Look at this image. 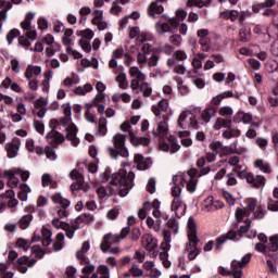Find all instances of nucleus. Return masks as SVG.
<instances>
[{
    "mask_svg": "<svg viewBox=\"0 0 278 278\" xmlns=\"http://www.w3.org/2000/svg\"><path fill=\"white\" fill-rule=\"evenodd\" d=\"M187 229L188 242L186 243L185 251L188 253V260L192 262L201 253V250L197 248L200 240L197 236V223H194V218L190 217L188 219Z\"/></svg>",
    "mask_w": 278,
    "mask_h": 278,
    "instance_id": "nucleus-5",
    "label": "nucleus"
},
{
    "mask_svg": "<svg viewBox=\"0 0 278 278\" xmlns=\"http://www.w3.org/2000/svg\"><path fill=\"white\" fill-rule=\"evenodd\" d=\"M4 149L10 160L18 157V151L21 150V139H18L17 137L13 138L11 141L5 143Z\"/></svg>",
    "mask_w": 278,
    "mask_h": 278,
    "instance_id": "nucleus-14",
    "label": "nucleus"
},
{
    "mask_svg": "<svg viewBox=\"0 0 278 278\" xmlns=\"http://www.w3.org/2000/svg\"><path fill=\"white\" fill-rule=\"evenodd\" d=\"M134 179H136V174L134 172L126 173L125 169H119L118 173L112 174L109 178L108 174H102V181H109L112 194H119V197L129 194V190L134 188Z\"/></svg>",
    "mask_w": 278,
    "mask_h": 278,
    "instance_id": "nucleus-1",
    "label": "nucleus"
},
{
    "mask_svg": "<svg viewBox=\"0 0 278 278\" xmlns=\"http://www.w3.org/2000/svg\"><path fill=\"white\" fill-rule=\"evenodd\" d=\"M49 105V101H47L46 98H39L35 102L34 105V114L38 116V118H45V115L47 114V106Z\"/></svg>",
    "mask_w": 278,
    "mask_h": 278,
    "instance_id": "nucleus-19",
    "label": "nucleus"
},
{
    "mask_svg": "<svg viewBox=\"0 0 278 278\" xmlns=\"http://www.w3.org/2000/svg\"><path fill=\"white\" fill-rule=\"evenodd\" d=\"M78 36H81V40H87V42H90L92 38H94V31L90 30L89 28L85 30L77 31Z\"/></svg>",
    "mask_w": 278,
    "mask_h": 278,
    "instance_id": "nucleus-60",
    "label": "nucleus"
},
{
    "mask_svg": "<svg viewBox=\"0 0 278 278\" xmlns=\"http://www.w3.org/2000/svg\"><path fill=\"white\" fill-rule=\"evenodd\" d=\"M147 226L149 229H152V231H155L156 233H160L162 231V226L160 225V220L153 219L152 217L147 218Z\"/></svg>",
    "mask_w": 278,
    "mask_h": 278,
    "instance_id": "nucleus-53",
    "label": "nucleus"
},
{
    "mask_svg": "<svg viewBox=\"0 0 278 278\" xmlns=\"http://www.w3.org/2000/svg\"><path fill=\"white\" fill-rule=\"evenodd\" d=\"M53 251H62L64 249V233L59 232L56 235L55 241L52 244Z\"/></svg>",
    "mask_w": 278,
    "mask_h": 278,
    "instance_id": "nucleus-52",
    "label": "nucleus"
},
{
    "mask_svg": "<svg viewBox=\"0 0 278 278\" xmlns=\"http://www.w3.org/2000/svg\"><path fill=\"white\" fill-rule=\"evenodd\" d=\"M187 121V129H199V121L197 119V115L189 113Z\"/></svg>",
    "mask_w": 278,
    "mask_h": 278,
    "instance_id": "nucleus-56",
    "label": "nucleus"
},
{
    "mask_svg": "<svg viewBox=\"0 0 278 278\" xmlns=\"http://www.w3.org/2000/svg\"><path fill=\"white\" fill-rule=\"evenodd\" d=\"M267 210L269 212H278V200L273 198L267 199Z\"/></svg>",
    "mask_w": 278,
    "mask_h": 278,
    "instance_id": "nucleus-64",
    "label": "nucleus"
},
{
    "mask_svg": "<svg viewBox=\"0 0 278 278\" xmlns=\"http://www.w3.org/2000/svg\"><path fill=\"white\" fill-rule=\"evenodd\" d=\"M254 165L256 168H260L262 173H268V174L273 173L270 165H268V163H264V160H256L254 162Z\"/></svg>",
    "mask_w": 278,
    "mask_h": 278,
    "instance_id": "nucleus-57",
    "label": "nucleus"
},
{
    "mask_svg": "<svg viewBox=\"0 0 278 278\" xmlns=\"http://www.w3.org/2000/svg\"><path fill=\"white\" fill-rule=\"evenodd\" d=\"M252 121L253 115L245 113L244 111L237 112L232 117V122L236 124L243 123V125H249Z\"/></svg>",
    "mask_w": 278,
    "mask_h": 278,
    "instance_id": "nucleus-26",
    "label": "nucleus"
},
{
    "mask_svg": "<svg viewBox=\"0 0 278 278\" xmlns=\"http://www.w3.org/2000/svg\"><path fill=\"white\" fill-rule=\"evenodd\" d=\"M197 36L199 38V45L201 47V51H204L207 53L210 49H212V46L210 45V30L206 28L198 29Z\"/></svg>",
    "mask_w": 278,
    "mask_h": 278,
    "instance_id": "nucleus-16",
    "label": "nucleus"
},
{
    "mask_svg": "<svg viewBox=\"0 0 278 278\" xmlns=\"http://www.w3.org/2000/svg\"><path fill=\"white\" fill-rule=\"evenodd\" d=\"M147 12L150 18H157V16H162V14H164V7L157 2H151L148 5Z\"/></svg>",
    "mask_w": 278,
    "mask_h": 278,
    "instance_id": "nucleus-25",
    "label": "nucleus"
},
{
    "mask_svg": "<svg viewBox=\"0 0 278 278\" xmlns=\"http://www.w3.org/2000/svg\"><path fill=\"white\" fill-rule=\"evenodd\" d=\"M172 197L181 199V186L186 184L188 192H197L198 179L197 168L189 169L186 174H177L173 177Z\"/></svg>",
    "mask_w": 278,
    "mask_h": 278,
    "instance_id": "nucleus-4",
    "label": "nucleus"
},
{
    "mask_svg": "<svg viewBox=\"0 0 278 278\" xmlns=\"http://www.w3.org/2000/svg\"><path fill=\"white\" fill-rule=\"evenodd\" d=\"M128 73L130 77H132V79H136L139 83L147 79V75H144V73H142V70H140V67L138 66H130Z\"/></svg>",
    "mask_w": 278,
    "mask_h": 278,
    "instance_id": "nucleus-34",
    "label": "nucleus"
},
{
    "mask_svg": "<svg viewBox=\"0 0 278 278\" xmlns=\"http://www.w3.org/2000/svg\"><path fill=\"white\" fill-rule=\"evenodd\" d=\"M64 116L61 119L62 126L66 127V139L73 144V147L79 146V138H77V126L73 124V109L71 108V103H66L62 105Z\"/></svg>",
    "mask_w": 278,
    "mask_h": 278,
    "instance_id": "nucleus-6",
    "label": "nucleus"
},
{
    "mask_svg": "<svg viewBox=\"0 0 278 278\" xmlns=\"http://www.w3.org/2000/svg\"><path fill=\"white\" fill-rule=\"evenodd\" d=\"M129 273L131 275V277L134 278H140L144 276V270H142V268H140V265L134 263L130 268H129Z\"/></svg>",
    "mask_w": 278,
    "mask_h": 278,
    "instance_id": "nucleus-54",
    "label": "nucleus"
},
{
    "mask_svg": "<svg viewBox=\"0 0 278 278\" xmlns=\"http://www.w3.org/2000/svg\"><path fill=\"white\" fill-rule=\"evenodd\" d=\"M172 212L175 213L177 218H181L186 214V204L181 201V198H174L170 206Z\"/></svg>",
    "mask_w": 278,
    "mask_h": 278,
    "instance_id": "nucleus-21",
    "label": "nucleus"
},
{
    "mask_svg": "<svg viewBox=\"0 0 278 278\" xmlns=\"http://www.w3.org/2000/svg\"><path fill=\"white\" fill-rule=\"evenodd\" d=\"M251 262V254H245L241 261L233 260L231 262V270L227 271L225 267L219 268V275H223L224 277L227 275H232L233 278H242V269L247 264Z\"/></svg>",
    "mask_w": 278,
    "mask_h": 278,
    "instance_id": "nucleus-9",
    "label": "nucleus"
},
{
    "mask_svg": "<svg viewBox=\"0 0 278 278\" xmlns=\"http://www.w3.org/2000/svg\"><path fill=\"white\" fill-rule=\"evenodd\" d=\"M36 265V260L29 258L27 256H22L17 258V262L15 264V268L22 274L27 273L28 268H31Z\"/></svg>",
    "mask_w": 278,
    "mask_h": 278,
    "instance_id": "nucleus-17",
    "label": "nucleus"
},
{
    "mask_svg": "<svg viewBox=\"0 0 278 278\" xmlns=\"http://www.w3.org/2000/svg\"><path fill=\"white\" fill-rule=\"evenodd\" d=\"M153 113L155 114V121H160L162 118V112L168 111V100L163 99L156 105L152 108Z\"/></svg>",
    "mask_w": 278,
    "mask_h": 278,
    "instance_id": "nucleus-28",
    "label": "nucleus"
},
{
    "mask_svg": "<svg viewBox=\"0 0 278 278\" xmlns=\"http://www.w3.org/2000/svg\"><path fill=\"white\" fill-rule=\"evenodd\" d=\"M205 58H207L205 53L198 52L193 54L191 64L195 71L203 68V60H205Z\"/></svg>",
    "mask_w": 278,
    "mask_h": 278,
    "instance_id": "nucleus-36",
    "label": "nucleus"
},
{
    "mask_svg": "<svg viewBox=\"0 0 278 278\" xmlns=\"http://www.w3.org/2000/svg\"><path fill=\"white\" fill-rule=\"evenodd\" d=\"M205 160L206 159L204 156H202V157L198 159V161H197L198 168H201L200 172L197 170V174H195V177L198 180H199V177L208 175V173L212 172V167H210V166L203 167V166H205Z\"/></svg>",
    "mask_w": 278,
    "mask_h": 278,
    "instance_id": "nucleus-30",
    "label": "nucleus"
},
{
    "mask_svg": "<svg viewBox=\"0 0 278 278\" xmlns=\"http://www.w3.org/2000/svg\"><path fill=\"white\" fill-rule=\"evenodd\" d=\"M112 142L115 149L110 148L109 151L113 160H116L118 155H121V157H127L129 155V150L127 149V146H125V135L116 134L113 136Z\"/></svg>",
    "mask_w": 278,
    "mask_h": 278,
    "instance_id": "nucleus-10",
    "label": "nucleus"
},
{
    "mask_svg": "<svg viewBox=\"0 0 278 278\" xmlns=\"http://www.w3.org/2000/svg\"><path fill=\"white\" fill-rule=\"evenodd\" d=\"M129 138H130V143L134 147H149V144H151V139L147 138V137H138L135 136L134 132H129Z\"/></svg>",
    "mask_w": 278,
    "mask_h": 278,
    "instance_id": "nucleus-29",
    "label": "nucleus"
},
{
    "mask_svg": "<svg viewBox=\"0 0 278 278\" xmlns=\"http://www.w3.org/2000/svg\"><path fill=\"white\" fill-rule=\"evenodd\" d=\"M276 3L275 0H265L263 3L253 7V12H260V9L264 10V8H273Z\"/></svg>",
    "mask_w": 278,
    "mask_h": 278,
    "instance_id": "nucleus-59",
    "label": "nucleus"
},
{
    "mask_svg": "<svg viewBox=\"0 0 278 278\" xmlns=\"http://www.w3.org/2000/svg\"><path fill=\"white\" fill-rule=\"evenodd\" d=\"M229 125H231V121H227L225 117H218L213 125V129L215 131H218L223 128L227 129Z\"/></svg>",
    "mask_w": 278,
    "mask_h": 278,
    "instance_id": "nucleus-49",
    "label": "nucleus"
},
{
    "mask_svg": "<svg viewBox=\"0 0 278 278\" xmlns=\"http://www.w3.org/2000/svg\"><path fill=\"white\" fill-rule=\"evenodd\" d=\"M12 10V2L8 0H0V21L8 20V12Z\"/></svg>",
    "mask_w": 278,
    "mask_h": 278,
    "instance_id": "nucleus-33",
    "label": "nucleus"
},
{
    "mask_svg": "<svg viewBox=\"0 0 278 278\" xmlns=\"http://www.w3.org/2000/svg\"><path fill=\"white\" fill-rule=\"evenodd\" d=\"M188 18V12L184 9L176 10V17H168L166 14L160 16V21L155 23L154 29L157 36H164V34H175L180 23H184Z\"/></svg>",
    "mask_w": 278,
    "mask_h": 278,
    "instance_id": "nucleus-3",
    "label": "nucleus"
},
{
    "mask_svg": "<svg viewBox=\"0 0 278 278\" xmlns=\"http://www.w3.org/2000/svg\"><path fill=\"white\" fill-rule=\"evenodd\" d=\"M52 226H54L55 229H68V224L66 222H62L55 217L52 219Z\"/></svg>",
    "mask_w": 278,
    "mask_h": 278,
    "instance_id": "nucleus-63",
    "label": "nucleus"
},
{
    "mask_svg": "<svg viewBox=\"0 0 278 278\" xmlns=\"http://www.w3.org/2000/svg\"><path fill=\"white\" fill-rule=\"evenodd\" d=\"M141 247L146 251H155L157 249V238L151 233H146L141 237Z\"/></svg>",
    "mask_w": 278,
    "mask_h": 278,
    "instance_id": "nucleus-18",
    "label": "nucleus"
},
{
    "mask_svg": "<svg viewBox=\"0 0 278 278\" xmlns=\"http://www.w3.org/2000/svg\"><path fill=\"white\" fill-rule=\"evenodd\" d=\"M50 214L53 216V218H58V219L66 218V216H68V212L64 206H61V207L56 206L50 210Z\"/></svg>",
    "mask_w": 278,
    "mask_h": 278,
    "instance_id": "nucleus-43",
    "label": "nucleus"
},
{
    "mask_svg": "<svg viewBox=\"0 0 278 278\" xmlns=\"http://www.w3.org/2000/svg\"><path fill=\"white\" fill-rule=\"evenodd\" d=\"M42 73V67L38 65H28L25 72V78L31 79V77H38Z\"/></svg>",
    "mask_w": 278,
    "mask_h": 278,
    "instance_id": "nucleus-37",
    "label": "nucleus"
},
{
    "mask_svg": "<svg viewBox=\"0 0 278 278\" xmlns=\"http://www.w3.org/2000/svg\"><path fill=\"white\" fill-rule=\"evenodd\" d=\"M112 101H114L115 103L118 101H123V103H131V96L127 92L114 94L112 97Z\"/></svg>",
    "mask_w": 278,
    "mask_h": 278,
    "instance_id": "nucleus-58",
    "label": "nucleus"
},
{
    "mask_svg": "<svg viewBox=\"0 0 278 278\" xmlns=\"http://www.w3.org/2000/svg\"><path fill=\"white\" fill-rule=\"evenodd\" d=\"M97 136H108V118L104 116L99 118Z\"/></svg>",
    "mask_w": 278,
    "mask_h": 278,
    "instance_id": "nucleus-44",
    "label": "nucleus"
},
{
    "mask_svg": "<svg viewBox=\"0 0 278 278\" xmlns=\"http://www.w3.org/2000/svg\"><path fill=\"white\" fill-rule=\"evenodd\" d=\"M163 121L157 123L156 130H152L153 136H159V138H164L168 136V119L165 115L162 116Z\"/></svg>",
    "mask_w": 278,
    "mask_h": 278,
    "instance_id": "nucleus-24",
    "label": "nucleus"
},
{
    "mask_svg": "<svg viewBox=\"0 0 278 278\" xmlns=\"http://www.w3.org/2000/svg\"><path fill=\"white\" fill-rule=\"evenodd\" d=\"M264 216H266V210L264 208V205L258 204L256 207V211L253 212V217L256 220H262V218H264Z\"/></svg>",
    "mask_w": 278,
    "mask_h": 278,
    "instance_id": "nucleus-61",
    "label": "nucleus"
},
{
    "mask_svg": "<svg viewBox=\"0 0 278 278\" xmlns=\"http://www.w3.org/2000/svg\"><path fill=\"white\" fill-rule=\"evenodd\" d=\"M46 140L52 147H58L62 144V142H64V135L52 129L50 132L47 134Z\"/></svg>",
    "mask_w": 278,
    "mask_h": 278,
    "instance_id": "nucleus-23",
    "label": "nucleus"
},
{
    "mask_svg": "<svg viewBox=\"0 0 278 278\" xmlns=\"http://www.w3.org/2000/svg\"><path fill=\"white\" fill-rule=\"evenodd\" d=\"M242 131L238 128V126H228L222 134V137L225 140H231V138H240Z\"/></svg>",
    "mask_w": 278,
    "mask_h": 278,
    "instance_id": "nucleus-27",
    "label": "nucleus"
},
{
    "mask_svg": "<svg viewBox=\"0 0 278 278\" xmlns=\"http://www.w3.org/2000/svg\"><path fill=\"white\" fill-rule=\"evenodd\" d=\"M14 190H7L5 193L0 195V212H3L5 207H16L18 200L15 198Z\"/></svg>",
    "mask_w": 278,
    "mask_h": 278,
    "instance_id": "nucleus-12",
    "label": "nucleus"
},
{
    "mask_svg": "<svg viewBox=\"0 0 278 278\" xmlns=\"http://www.w3.org/2000/svg\"><path fill=\"white\" fill-rule=\"evenodd\" d=\"M214 116H216V109L214 106H208L201 113L200 121H202V123H210Z\"/></svg>",
    "mask_w": 278,
    "mask_h": 278,
    "instance_id": "nucleus-32",
    "label": "nucleus"
},
{
    "mask_svg": "<svg viewBox=\"0 0 278 278\" xmlns=\"http://www.w3.org/2000/svg\"><path fill=\"white\" fill-rule=\"evenodd\" d=\"M134 162L137 164L138 170H147L151 164L142 154H136Z\"/></svg>",
    "mask_w": 278,
    "mask_h": 278,
    "instance_id": "nucleus-35",
    "label": "nucleus"
},
{
    "mask_svg": "<svg viewBox=\"0 0 278 278\" xmlns=\"http://www.w3.org/2000/svg\"><path fill=\"white\" fill-rule=\"evenodd\" d=\"M41 235H42V247H49V244H51V242H53V240L51 239V236H53V232H51V230L47 227H42L41 229Z\"/></svg>",
    "mask_w": 278,
    "mask_h": 278,
    "instance_id": "nucleus-45",
    "label": "nucleus"
},
{
    "mask_svg": "<svg viewBox=\"0 0 278 278\" xmlns=\"http://www.w3.org/2000/svg\"><path fill=\"white\" fill-rule=\"evenodd\" d=\"M17 173H21L20 170L15 169H7L3 173L4 179H8V186L9 188H18V175Z\"/></svg>",
    "mask_w": 278,
    "mask_h": 278,
    "instance_id": "nucleus-20",
    "label": "nucleus"
},
{
    "mask_svg": "<svg viewBox=\"0 0 278 278\" xmlns=\"http://www.w3.org/2000/svg\"><path fill=\"white\" fill-rule=\"evenodd\" d=\"M115 81L118 84L121 90H127V88H129V81L127 80V74L125 72H121L116 76Z\"/></svg>",
    "mask_w": 278,
    "mask_h": 278,
    "instance_id": "nucleus-41",
    "label": "nucleus"
},
{
    "mask_svg": "<svg viewBox=\"0 0 278 278\" xmlns=\"http://www.w3.org/2000/svg\"><path fill=\"white\" fill-rule=\"evenodd\" d=\"M167 140L169 142V149L172 154L177 153L179 149H181V146L179 144V141L175 136H169Z\"/></svg>",
    "mask_w": 278,
    "mask_h": 278,
    "instance_id": "nucleus-55",
    "label": "nucleus"
},
{
    "mask_svg": "<svg viewBox=\"0 0 278 278\" xmlns=\"http://www.w3.org/2000/svg\"><path fill=\"white\" fill-rule=\"evenodd\" d=\"M97 270L100 278H110V267L108 265H100Z\"/></svg>",
    "mask_w": 278,
    "mask_h": 278,
    "instance_id": "nucleus-62",
    "label": "nucleus"
},
{
    "mask_svg": "<svg viewBox=\"0 0 278 278\" xmlns=\"http://www.w3.org/2000/svg\"><path fill=\"white\" fill-rule=\"evenodd\" d=\"M218 115L222 118H231L233 116V108H231L229 105H224V106L219 108Z\"/></svg>",
    "mask_w": 278,
    "mask_h": 278,
    "instance_id": "nucleus-50",
    "label": "nucleus"
},
{
    "mask_svg": "<svg viewBox=\"0 0 278 278\" xmlns=\"http://www.w3.org/2000/svg\"><path fill=\"white\" fill-rule=\"evenodd\" d=\"M237 233L236 231H230L226 236L218 237L216 239V245L215 249L218 251L222 249V247L227 242V240H233L236 238Z\"/></svg>",
    "mask_w": 278,
    "mask_h": 278,
    "instance_id": "nucleus-39",
    "label": "nucleus"
},
{
    "mask_svg": "<svg viewBox=\"0 0 278 278\" xmlns=\"http://www.w3.org/2000/svg\"><path fill=\"white\" fill-rule=\"evenodd\" d=\"M21 27L24 30V34H25V36H27V38H29L31 41H34L36 39V29H34V27H31V22L24 20L21 23Z\"/></svg>",
    "mask_w": 278,
    "mask_h": 278,
    "instance_id": "nucleus-31",
    "label": "nucleus"
},
{
    "mask_svg": "<svg viewBox=\"0 0 278 278\" xmlns=\"http://www.w3.org/2000/svg\"><path fill=\"white\" fill-rule=\"evenodd\" d=\"M167 66H170L177 75H186V66L184 64H177L175 59H168Z\"/></svg>",
    "mask_w": 278,
    "mask_h": 278,
    "instance_id": "nucleus-38",
    "label": "nucleus"
},
{
    "mask_svg": "<svg viewBox=\"0 0 278 278\" xmlns=\"http://www.w3.org/2000/svg\"><path fill=\"white\" fill-rule=\"evenodd\" d=\"M173 232L167 229L163 231V241L161 243V249L163 252L159 254L164 268H170L172 263L168 261V251H170V242H173Z\"/></svg>",
    "mask_w": 278,
    "mask_h": 278,
    "instance_id": "nucleus-11",
    "label": "nucleus"
},
{
    "mask_svg": "<svg viewBox=\"0 0 278 278\" xmlns=\"http://www.w3.org/2000/svg\"><path fill=\"white\" fill-rule=\"evenodd\" d=\"M139 42H142L140 51L137 53V64L142 66H149V68H155L160 62V55L155 47L148 42H155V37L149 33H141L139 35Z\"/></svg>",
    "mask_w": 278,
    "mask_h": 278,
    "instance_id": "nucleus-2",
    "label": "nucleus"
},
{
    "mask_svg": "<svg viewBox=\"0 0 278 278\" xmlns=\"http://www.w3.org/2000/svg\"><path fill=\"white\" fill-rule=\"evenodd\" d=\"M222 18L230 20V21H238L240 16V12L237 10H227L220 13Z\"/></svg>",
    "mask_w": 278,
    "mask_h": 278,
    "instance_id": "nucleus-51",
    "label": "nucleus"
},
{
    "mask_svg": "<svg viewBox=\"0 0 278 278\" xmlns=\"http://www.w3.org/2000/svg\"><path fill=\"white\" fill-rule=\"evenodd\" d=\"M225 204L219 200H214V197L210 195L202 202L203 212H216V210H223Z\"/></svg>",
    "mask_w": 278,
    "mask_h": 278,
    "instance_id": "nucleus-15",
    "label": "nucleus"
},
{
    "mask_svg": "<svg viewBox=\"0 0 278 278\" xmlns=\"http://www.w3.org/2000/svg\"><path fill=\"white\" fill-rule=\"evenodd\" d=\"M52 202L56 205H60L61 207H68L71 205V201L64 197H62V193H54L52 197Z\"/></svg>",
    "mask_w": 278,
    "mask_h": 278,
    "instance_id": "nucleus-40",
    "label": "nucleus"
},
{
    "mask_svg": "<svg viewBox=\"0 0 278 278\" xmlns=\"http://www.w3.org/2000/svg\"><path fill=\"white\" fill-rule=\"evenodd\" d=\"M130 89L134 94H138V91L142 93V97H151L153 92V88L147 81H138L136 79H131Z\"/></svg>",
    "mask_w": 278,
    "mask_h": 278,
    "instance_id": "nucleus-13",
    "label": "nucleus"
},
{
    "mask_svg": "<svg viewBox=\"0 0 278 278\" xmlns=\"http://www.w3.org/2000/svg\"><path fill=\"white\" fill-rule=\"evenodd\" d=\"M33 220H34V216L31 214L24 215L18 220L17 227H20V229H27L31 225Z\"/></svg>",
    "mask_w": 278,
    "mask_h": 278,
    "instance_id": "nucleus-47",
    "label": "nucleus"
},
{
    "mask_svg": "<svg viewBox=\"0 0 278 278\" xmlns=\"http://www.w3.org/2000/svg\"><path fill=\"white\" fill-rule=\"evenodd\" d=\"M93 88L91 84H86L85 86H78L73 90V93L77 97H86L88 92H92Z\"/></svg>",
    "mask_w": 278,
    "mask_h": 278,
    "instance_id": "nucleus-42",
    "label": "nucleus"
},
{
    "mask_svg": "<svg viewBox=\"0 0 278 278\" xmlns=\"http://www.w3.org/2000/svg\"><path fill=\"white\" fill-rule=\"evenodd\" d=\"M270 108H278V86L274 87L267 97Z\"/></svg>",
    "mask_w": 278,
    "mask_h": 278,
    "instance_id": "nucleus-48",
    "label": "nucleus"
},
{
    "mask_svg": "<svg viewBox=\"0 0 278 278\" xmlns=\"http://www.w3.org/2000/svg\"><path fill=\"white\" fill-rule=\"evenodd\" d=\"M90 251V241H85L81 244V248L76 252V258L79 262V264H88L90 262V258L86 256V253Z\"/></svg>",
    "mask_w": 278,
    "mask_h": 278,
    "instance_id": "nucleus-22",
    "label": "nucleus"
},
{
    "mask_svg": "<svg viewBox=\"0 0 278 278\" xmlns=\"http://www.w3.org/2000/svg\"><path fill=\"white\" fill-rule=\"evenodd\" d=\"M129 231H131V228L124 227L119 235H114L112 232L104 235L100 244L102 253H108V251H110V247L117 244L121 240H125V238L129 236Z\"/></svg>",
    "mask_w": 278,
    "mask_h": 278,
    "instance_id": "nucleus-8",
    "label": "nucleus"
},
{
    "mask_svg": "<svg viewBox=\"0 0 278 278\" xmlns=\"http://www.w3.org/2000/svg\"><path fill=\"white\" fill-rule=\"evenodd\" d=\"M236 175L239 179H245L247 184L252 186V188H264L266 186V177L262 175L254 176L252 173H249L244 166H238L236 168Z\"/></svg>",
    "mask_w": 278,
    "mask_h": 278,
    "instance_id": "nucleus-7",
    "label": "nucleus"
},
{
    "mask_svg": "<svg viewBox=\"0 0 278 278\" xmlns=\"http://www.w3.org/2000/svg\"><path fill=\"white\" fill-rule=\"evenodd\" d=\"M64 35L62 37V43L64 45V47H73V29L72 28H66L65 30H63Z\"/></svg>",
    "mask_w": 278,
    "mask_h": 278,
    "instance_id": "nucleus-46",
    "label": "nucleus"
}]
</instances>
